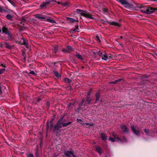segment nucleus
I'll return each instance as SVG.
<instances>
[{"label": "nucleus", "instance_id": "23", "mask_svg": "<svg viewBox=\"0 0 157 157\" xmlns=\"http://www.w3.org/2000/svg\"><path fill=\"white\" fill-rule=\"evenodd\" d=\"M96 101L99 100V98L100 97V94L99 93H98L96 95Z\"/></svg>", "mask_w": 157, "mask_h": 157}, {"label": "nucleus", "instance_id": "29", "mask_svg": "<svg viewBox=\"0 0 157 157\" xmlns=\"http://www.w3.org/2000/svg\"><path fill=\"white\" fill-rule=\"evenodd\" d=\"M53 50L54 51V53H56L57 52L58 50V48L56 46H55L54 47Z\"/></svg>", "mask_w": 157, "mask_h": 157}, {"label": "nucleus", "instance_id": "60", "mask_svg": "<svg viewBox=\"0 0 157 157\" xmlns=\"http://www.w3.org/2000/svg\"><path fill=\"white\" fill-rule=\"evenodd\" d=\"M1 29H0V32H1Z\"/></svg>", "mask_w": 157, "mask_h": 157}, {"label": "nucleus", "instance_id": "1", "mask_svg": "<svg viewBox=\"0 0 157 157\" xmlns=\"http://www.w3.org/2000/svg\"><path fill=\"white\" fill-rule=\"evenodd\" d=\"M137 7L140 8H143L142 10H140V11L147 14H151L156 10V9L155 8L145 7L143 5H138Z\"/></svg>", "mask_w": 157, "mask_h": 157}, {"label": "nucleus", "instance_id": "40", "mask_svg": "<svg viewBox=\"0 0 157 157\" xmlns=\"http://www.w3.org/2000/svg\"><path fill=\"white\" fill-rule=\"evenodd\" d=\"M33 156L32 154H30L27 155V157H33Z\"/></svg>", "mask_w": 157, "mask_h": 157}, {"label": "nucleus", "instance_id": "3", "mask_svg": "<svg viewBox=\"0 0 157 157\" xmlns=\"http://www.w3.org/2000/svg\"><path fill=\"white\" fill-rule=\"evenodd\" d=\"M131 128L134 134L137 135H139L140 133V131L139 129H136L132 124L131 125Z\"/></svg>", "mask_w": 157, "mask_h": 157}, {"label": "nucleus", "instance_id": "26", "mask_svg": "<svg viewBox=\"0 0 157 157\" xmlns=\"http://www.w3.org/2000/svg\"><path fill=\"white\" fill-rule=\"evenodd\" d=\"M109 140L113 142H114L115 141H117L116 139H115V138H111L110 137L109 138Z\"/></svg>", "mask_w": 157, "mask_h": 157}, {"label": "nucleus", "instance_id": "12", "mask_svg": "<svg viewBox=\"0 0 157 157\" xmlns=\"http://www.w3.org/2000/svg\"><path fill=\"white\" fill-rule=\"evenodd\" d=\"M23 44L26 47L28 48V41L27 40H25V39H23Z\"/></svg>", "mask_w": 157, "mask_h": 157}, {"label": "nucleus", "instance_id": "57", "mask_svg": "<svg viewBox=\"0 0 157 157\" xmlns=\"http://www.w3.org/2000/svg\"><path fill=\"white\" fill-rule=\"evenodd\" d=\"M40 98H38L37 100V101H39L40 100Z\"/></svg>", "mask_w": 157, "mask_h": 157}, {"label": "nucleus", "instance_id": "59", "mask_svg": "<svg viewBox=\"0 0 157 157\" xmlns=\"http://www.w3.org/2000/svg\"><path fill=\"white\" fill-rule=\"evenodd\" d=\"M58 3L59 4H61V3H60V2H58Z\"/></svg>", "mask_w": 157, "mask_h": 157}, {"label": "nucleus", "instance_id": "22", "mask_svg": "<svg viewBox=\"0 0 157 157\" xmlns=\"http://www.w3.org/2000/svg\"><path fill=\"white\" fill-rule=\"evenodd\" d=\"M96 150L98 152V153L101 154V149L100 148V147H99L98 146L96 147Z\"/></svg>", "mask_w": 157, "mask_h": 157}, {"label": "nucleus", "instance_id": "14", "mask_svg": "<svg viewBox=\"0 0 157 157\" xmlns=\"http://www.w3.org/2000/svg\"><path fill=\"white\" fill-rule=\"evenodd\" d=\"M46 21L52 23H56V21H54L53 19H50L49 18H47L46 19Z\"/></svg>", "mask_w": 157, "mask_h": 157}, {"label": "nucleus", "instance_id": "19", "mask_svg": "<svg viewBox=\"0 0 157 157\" xmlns=\"http://www.w3.org/2000/svg\"><path fill=\"white\" fill-rule=\"evenodd\" d=\"M6 17L8 20H12L13 17L11 15L8 14L6 16Z\"/></svg>", "mask_w": 157, "mask_h": 157}, {"label": "nucleus", "instance_id": "36", "mask_svg": "<svg viewBox=\"0 0 157 157\" xmlns=\"http://www.w3.org/2000/svg\"><path fill=\"white\" fill-rule=\"evenodd\" d=\"M120 79H118V80H115L113 82H111V83H114V84H116L117 83V82H119L120 81Z\"/></svg>", "mask_w": 157, "mask_h": 157}, {"label": "nucleus", "instance_id": "13", "mask_svg": "<svg viewBox=\"0 0 157 157\" xmlns=\"http://www.w3.org/2000/svg\"><path fill=\"white\" fill-rule=\"evenodd\" d=\"M67 20L71 23H74L76 21L71 18L67 17Z\"/></svg>", "mask_w": 157, "mask_h": 157}, {"label": "nucleus", "instance_id": "18", "mask_svg": "<svg viewBox=\"0 0 157 157\" xmlns=\"http://www.w3.org/2000/svg\"><path fill=\"white\" fill-rule=\"evenodd\" d=\"M2 31L3 33L7 34L8 33V30L5 27H3L2 29Z\"/></svg>", "mask_w": 157, "mask_h": 157}, {"label": "nucleus", "instance_id": "9", "mask_svg": "<svg viewBox=\"0 0 157 157\" xmlns=\"http://www.w3.org/2000/svg\"><path fill=\"white\" fill-rule=\"evenodd\" d=\"M110 24L115 26L118 27H119L121 26V25L120 24L117 22H116L115 21H111L109 22Z\"/></svg>", "mask_w": 157, "mask_h": 157}, {"label": "nucleus", "instance_id": "21", "mask_svg": "<svg viewBox=\"0 0 157 157\" xmlns=\"http://www.w3.org/2000/svg\"><path fill=\"white\" fill-rule=\"evenodd\" d=\"M68 52H71L73 50V49L72 48L71 46H68L67 47Z\"/></svg>", "mask_w": 157, "mask_h": 157}, {"label": "nucleus", "instance_id": "33", "mask_svg": "<svg viewBox=\"0 0 157 157\" xmlns=\"http://www.w3.org/2000/svg\"><path fill=\"white\" fill-rule=\"evenodd\" d=\"M101 10L102 11V12L105 14L106 13H107V10L104 8H102Z\"/></svg>", "mask_w": 157, "mask_h": 157}, {"label": "nucleus", "instance_id": "17", "mask_svg": "<svg viewBox=\"0 0 157 157\" xmlns=\"http://www.w3.org/2000/svg\"><path fill=\"white\" fill-rule=\"evenodd\" d=\"M75 56L78 59H80L81 60H83V58L79 54H77L75 55Z\"/></svg>", "mask_w": 157, "mask_h": 157}, {"label": "nucleus", "instance_id": "53", "mask_svg": "<svg viewBox=\"0 0 157 157\" xmlns=\"http://www.w3.org/2000/svg\"><path fill=\"white\" fill-rule=\"evenodd\" d=\"M85 124H86V125H89V124L88 123H84V125Z\"/></svg>", "mask_w": 157, "mask_h": 157}, {"label": "nucleus", "instance_id": "50", "mask_svg": "<svg viewBox=\"0 0 157 157\" xmlns=\"http://www.w3.org/2000/svg\"><path fill=\"white\" fill-rule=\"evenodd\" d=\"M90 126H93L94 125V124L93 123L89 124V125Z\"/></svg>", "mask_w": 157, "mask_h": 157}, {"label": "nucleus", "instance_id": "5", "mask_svg": "<svg viewBox=\"0 0 157 157\" xmlns=\"http://www.w3.org/2000/svg\"><path fill=\"white\" fill-rule=\"evenodd\" d=\"M63 127V123L61 122L58 121L57 123V125L54 126L55 130H58L59 128Z\"/></svg>", "mask_w": 157, "mask_h": 157}, {"label": "nucleus", "instance_id": "25", "mask_svg": "<svg viewBox=\"0 0 157 157\" xmlns=\"http://www.w3.org/2000/svg\"><path fill=\"white\" fill-rule=\"evenodd\" d=\"M61 4L63 6H67L69 5V3L67 2L61 3Z\"/></svg>", "mask_w": 157, "mask_h": 157}, {"label": "nucleus", "instance_id": "11", "mask_svg": "<svg viewBox=\"0 0 157 157\" xmlns=\"http://www.w3.org/2000/svg\"><path fill=\"white\" fill-rule=\"evenodd\" d=\"M121 128L124 132L126 133L128 131V128L125 125H122L121 126Z\"/></svg>", "mask_w": 157, "mask_h": 157}, {"label": "nucleus", "instance_id": "43", "mask_svg": "<svg viewBox=\"0 0 157 157\" xmlns=\"http://www.w3.org/2000/svg\"><path fill=\"white\" fill-rule=\"evenodd\" d=\"M63 117H61L60 119L59 120V121H59V122H61V121H62V120H63Z\"/></svg>", "mask_w": 157, "mask_h": 157}, {"label": "nucleus", "instance_id": "42", "mask_svg": "<svg viewBox=\"0 0 157 157\" xmlns=\"http://www.w3.org/2000/svg\"><path fill=\"white\" fill-rule=\"evenodd\" d=\"M91 93V91H90L87 93V96L89 97V95H90Z\"/></svg>", "mask_w": 157, "mask_h": 157}, {"label": "nucleus", "instance_id": "24", "mask_svg": "<svg viewBox=\"0 0 157 157\" xmlns=\"http://www.w3.org/2000/svg\"><path fill=\"white\" fill-rule=\"evenodd\" d=\"M71 122H68L67 123H63V127H65L68 126L71 123Z\"/></svg>", "mask_w": 157, "mask_h": 157}, {"label": "nucleus", "instance_id": "37", "mask_svg": "<svg viewBox=\"0 0 157 157\" xmlns=\"http://www.w3.org/2000/svg\"><path fill=\"white\" fill-rule=\"evenodd\" d=\"M85 101V100L84 99H82V101L81 102L80 104H79V105L81 106H82V105L83 103H84V102Z\"/></svg>", "mask_w": 157, "mask_h": 157}, {"label": "nucleus", "instance_id": "54", "mask_svg": "<svg viewBox=\"0 0 157 157\" xmlns=\"http://www.w3.org/2000/svg\"><path fill=\"white\" fill-rule=\"evenodd\" d=\"M1 65L2 66V67H6V66L5 65H3V64H1Z\"/></svg>", "mask_w": 157, "mask_h": 157}, {"label": "nucleus", "instance_id": "51", "mask_svg": "<svg viewBox=\"0 0 157 157\" xmlns=\"http://www.w3.org/2000/svg\"><path fill=\"white\" fill-rule=\"evenodd\" d=\"M123 141H127L125 137H124V140H123Z\"/></svg>", "mask_w": 157, "mask_h": 157}, {"label": "nucleus", "instance_id": "55", "mask_svg": "<svg viewBox=\"0 0 157 157\" xmlns=\"http://www.w3.org/2000/svg\"><path fill=\"white\" fill-rule=\"evenodd\" d=\"M73 105L74 104H73V103H70V105H69V107L70 106V105Z\"/></svg>", "mask_w": 157, "mask_h": 157}, {"label": "nucleus", "instance_id": "2", "mask_svg": "<svg viewBox=\"0 0 157 157\" xmlns=\"http://www.w3.org/2000/svg\"><path fill=\"white\" fill-rule=\"evenodd\" d=\"M77 12L81 14L82 16H83L85 17L90 19H93V18L91 16L90 14L85 13L84 11L80 9H77Z\"/></svg>", "mask_w": 157, "mask_h": 157}, {"label": "nucleus", "instance_id": "44", "mask_svg": "<svg viewBox=\"0 0 157 157\" xmlns=\"http://www.w3.org/2000/svg\"><path fill=\"white\" fill-rule=\"evenodd\" d=\"M50 127H52L53 126V123L52 122V121H51L50 122Z\"/></svg>", "mask_w": 157, "mask_h": 157}, {"label": "nucleus", "instance_id": "35", "mask_svg": "<svg viewBox=\"0 0 157 157\" xmlns=\"http://www.w3.org/2000/svg\"><path fill=\"white\" fill-rule=\"evenodd\" d=\"M77 120H78V122L80 123L81 124H82L83 126H84V123H82V120L81 119H78Z\"/></svg>", "mask_w": 157, "mask_h": 157}, {"label": "nucleus", "instance_id": "47", "mask_svg": "<svg viewBox=\"0 0 157 157\" xmlns=\"http://www.w3.org/2000/svg\"><path fill=\"white\" fill-rule=\"evenodd\" d=\"M4 10L0 6V12H1Z\"/></svg>", "mask_w": 157, "mask_h": 157}, {"label": "nucleus", "instance_id": "15", "mask_svg": "<svg viewBox=\"0 0 157 157\" xmlns=\"http://www.w3.org/2000/svg\"><path fill=\"white\" fill-rule=\"evenodd\" d=\"M91 101V99L88 96H87L86 101L87 102L88 104H89Z\"/></svg>", "mask_w": 157, "mask_h": 157}, {"label": "nucleus", "instance_id": "16", "mask_svg": "<svg viewBox=\"0 0 157 157\" xmlns=\"http://www.w3.org/2000/svg\"><path fill=\"white\" fill-rule=\"evenodd\" d=\"M36 17L39 19H45L46 18L45 17H43L41 15H36Z\"/></svg>", "mask_w": 157, "mask_h": 157}, {"label": "nucleus", "instance_id": "34", "mask_svg": "<svg viewBox=\"0 0 157 157\" xmlns=\"http://www.w3.org/2000/svg\"><path fill=\"white\" fill-rule=\"evenodd\" d=\"M5 69L3 68L0 70V75L2 74L5 71Z\"/></svg>", "mask_w": 157, "mask_h": 157}, {"label": "nucleus", "instance_id": "45", "mask_svg": "<svg viewBox=\"0 0 157 157\" xmlns=\"http://www.w3.org/2000/svg\"><path fill=\"white\" fill-rule=\"evenodd\" d=\"M145 132L147 134L148 133V131L147 130L145 129L144 130Z\"/></svg>", "mask_w": 157, "mask_h": 157}, {"label": "nucleus", "instance_id": "38", "mask_svg": "<svg viewBox=\"0 0 157 157\" xmlns=\"http://www.w3.org/2000/svg\"><path fill=\"white\" fill-rule=\"evenodd\" d=\"M97 54L98 55L100 56H101L102 55V53L100 51H99L97 53Z\"/></svg>", "mask_w": 157, "mask_h": 157}, {"label": "nucleus", "instance_id": "56", "mask_svg": "<svg viewBox=\"0 0 157 157\" xmlns=\"http://www.w3.org/2000/svg\"><path fill=\"white\" fill-rule=\"evenodd\" d=\"M8 1H9L10 3H11V2L10 0H8Z\"/></svg>", "mask_w": 157, "mask_h": 157}, {"label": "nucleus", "instance_id": "39", "mask_svg": "<svg viewBox=\"0 0 157 157\" xmlns=\"http://www.w3.org/2000/svg\"><path fill=\"white\" fill-rule=\"evenodd\" d=\"M23 39H24L23 37H22L21 38V40L20 42L18 43L19 44H23Z\"/></svg>", "mask_w": 157, "mask_h": 157}, {"label": "nucleus", "instance_id": "8", "mask_svg": "<svg viewBox=\"0 0 157 157\" xmlns=\"http://www.w3.org/2000/svg\"><path fill=\"white\" fill-rule=\"evenodd\" d=\"M110 24L115 26L118 27H119L121 26V25L120 24L117 22H116L115 21H111L109 22Z\"/></svg>", "mask_w": 157, "mask_h": 157}, {"label": "nucleus", "instance_id": "46", "mask_svg": "<svg viewBox=\"0 0 157 157\" xmlns=\"http://www.w3.org/2000/svg\"><path fill=\"white\" fill-rule=\"evenodd\" d=\"M63 51L64 52H68V51L66 49H63Z\"/></svg>", "mask_w": 157, "mask_h": 157}, {"label": "nucleus", "instance_id": "4", "mask_svg": "<svg viewBox=\"0 0 157 157\" xmlns=\"http://www.w3.org/2000/svg\"><path fill=\"white\" fill-rule=\"evenodd\" d=\"M101 57L102 59L106 60L108 59H111L113 57V56H108L106 54H105L104 55H102Z\"/></svg>", "mask_w": 157, "mask_h": 157}, {"label": "nucleus", "instance_id": "32", "mask_svg": "<svg viewBox=\"0 0 157 157\" xmlns=\"http://www.w3.org/2000/svg\"><path fill=\"white\" fill-rule=\"evenodd\" d=\"M3 88H5V87L0 84V92L2 93V90H3Z\"/></svg>", "mask_w": 157, "mask_h": 157}, {"label": "nucleus", "instance_id": "31", "mask_svg": "<svg viewBox=\"0 0 157 157\" xmlns=\"http://www.w3.org/2000/svg\"><path fill=\"white\" fill-rule=\"evenodd\" d=\"M5 45H6V47L7 48H10L11 47L7 43H5Z\"/></svg>", "mask_w": 157, "mask_h": 157}, {"label": "nucleus", "instance_id": "58", "mask_svg": "<svg viewBox=\"0 0 157 157\" xmlns=\"http://www.w3.org/2000/svg\"><path fill=\"white\" fill-rule=\"evenodd\" d=\"M7 12H9V13H10V12H11V10H9V11H8Z\"/></svg>", "mask_w": 157, "mask_h": 157}, {"label": "nucleus", "instance_id": "28", "mask_svg": "<svg viewBox=\"0 0 157 157\" xmlns=\"http://www.w3.org/2000/svg\"><path fill=\"white\" fill-rule=\"evenodd\" d=\"M101 135L102 136L101 138L103 140H106V136L105 135L101 134Z\"/></svg>", "mask_w": 157, "mask_h": 157}, {"label": "nucleus", "instance_id": "48", "mask_svg": "<svg viewBox=\"0 0 157 157\" xmlns=\"http://www.w3.org/2000/svg\"><path fill=\"white\" fill-rule=\"evenodd\" d=\"M78 26L75 29H73V30L74 31H76V30H78Z\"/></svg>", "mask_w": 157, "mask_h": 157}, {"label": "nucleus", "instance_id": "6", "mask_svg": "<svg viewBox=\"0 0 157 157\" xmlns=\"http://www.w3.org/2000/svg\"><path fill=\"white\" fill-rule=\"evenodd\" d=\"M51 1L54 2V1L51 0V1H46L45 2H44L43 3H42L40 5V6L41 7H42V8L45 7L47 5L49 4Z\"/></svg>", "mask_w": 157, "mask_h": 157}, {"label": "nucleus", "instance_id": "27", "mask_svg": "<svg viewBox=\"0 0 157 157\" xmlns=\"http://www.w3.org/2000/svg\"><path fill=\"white\" fill-rule=\"evenodd\" d=\"M64 81L66 82L70 83L71 82V80L66 78H65L64 79Z\"/></svg>", "mask_w": 157, "mask_h": 157}, {"label": "nucleus", "instance_id": "20", "mask_svg": "<svg viewBox=\"0 0 157 157\" xmlns=\"http://www.w3.org/2000/svg\"><path fill=\"white\" fill-rule=\"evenodd\" d=\"M54 75L57 77H59L61 76L60 74L57 71H54Z\"/></svg>", "mask_w": 157, "mask_h": 157}, {"label": "nucleus", "instance_id": "30", "mask_svg": "<svg viewBox=\"0 0 157 157\" xmlns=\"http://www.w3.org/2000/svg\"><path fill=\"white\" fill-rule=\"evenodd\" d=\"M28 74H32L34 75H36V73L33 71H32L28 73Z\"/></svg>", "mask_w": 157, "mask_h": 157}, {"label": "nucleus", "instance_id": "49", "mask_svg": "<svg viewBox=\"0 0 157 157\" xmlns=\"http://www.w3.org/2000/svg\"><path fill=\"white\" fill-rule=\"evenodd\" d=\"M10 3L13 6H14L15 3L14 2H11V3Z\"/></svg>", "mask_w": 157, "mask_h": 157}, {"label": "nucleus", "instance_id": "52", "mask_svg": "<svg viewBox=\"0 0 157 157\" xmlns=\"http://www.w3.org/2000/svg\"><path fill=\"white\" fill-rule=\"evenodd\" d=\"M48 124H49V122H47V129H48V128L49 126H48Z\"/></svg>", "mask_w": 157, "mask_h": 157}, {"label": "nucleus", "instance_id": "41", "mask_svg": "<svg viewBox=\"0 0 157 157\" xmlns=\"http://www.w3.org/2000/svg\"><path fill=\"white\" fill-rule=\"evenodd\" d=\"M96 39H97V40L99 42H100V39H99V37L98 36H96Z\"/></svg>", "mask_w": 157, "mask_h": 157}, {"label": "nucleus", "instance_id": "10", "mask_svg": "<svg viewBox=\"0 0 157 157\" xmlns=\"http://www.w3.org/2000/svg\"><path fill=\"white\" fill-rule=\"evenodd\" d=\"M113 135L114 138H115V139H116L117 141L119 143H120L122 142L123 141V140L118 137L117 134L113 133Z\"/></svg>", "mask_w": 157, "mask_h": 157}, {"label": "nucleus", "instance_id": "7", "mask_svg": "<svg viewBox=\"0 0 157 157\" xmlns=\"http://www.w3.org/2000/svg\"><path fill=\"white\" fill-rule=\"evenodd\" d=\"M65 154L68 157H76L71 152L69 151L65 152Z\"/></svg>", "mask_w": 157, "mask_h": 157}]
</instances>
